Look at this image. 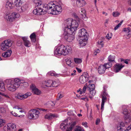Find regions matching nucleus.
<instances>
[{"label": "nucleus", "mask_w": 131, "mask_h": 131, "mask_svg": "<svg viewBox=\"0 0 131 131\" xmlns=\"http://www.w3.org/2000/svg\"><path fill=\"white\" fill-rule=\"evenodd\" d=\"M77 17V20L69 18L64 21L63 36L65 39L69 42H71L74 39V35L79 27L78 22L80 19Z\"/></svg>", "instance_id": "f257e3e1"}, {"label": "nucleus", "mask_w": 131, "mask_h": 131, "mask_svg": "<svg viewBox=\"0 0 131 131\" xmlns=\"http://www.w3.org/2000/svg\"><path fill=\"white\" fill-rule=\"evenodd\" d=\"M48 11V13L52 15H58L62 11V8L60 4L55 5L52 2L41 4V15H44Z\"/></svg>", "instance_id": "f03ea898"}, {"label": "nucleus", "mask_w": 131, "mask_h": 131, "mask_svg": "<svg viewBox=\"0 0 131 131\" xmlns=\"http://www.w3.org/2000/svg\"><path fill=\"white\" fill-rule=\"evenodd\" d=\"M72 48L69 45L65 46L63 45L56 46L54 49V54L55 55H63L65 56L71 52Z\"/></svg>", "instance_id": "7ed1b4c3"}, {"label": "nucleus", "mask_w": 131, "mask_h": 131, "mask_svg": "<svg viewBox=\"0 0 131 131\" xmlns=\"http://www.w3.org/2000/svg\"><path fill=\"white\" fill-rule=\"evenodd\" d=\"M18 78H15L13 80H6L5 82L7 84V87L8 90L11 92L15 91L19 87V83Z\"/></svg>", "instance_id": "20e7f679"}, {"label": "nucleus", "mask_w": 131, "mask_h": 131, "mask_svg": "<svg viewBox=\"0 0 131 131\" xmlns=\"http://www.w3.org/2000/svg\"><path fill=\"white\" fill-rule=\"evenodd\" d=\"M87 35V31L84 28H83L79 31L78 35L80 38L79 42L82 46H84L86 45L88 40Z\"/></svg>", "instance_id": "39448f33"}, {"label": "nucleus", "mask_w": 131, "mask_h": 131, "mask_svg": "<svg viewBox=\"0 0 131 131\" xmlns=\"http://www.w3.org/2000/svg\"><path fill=\"white\" fill-rule=\"evenodd\" d=\"M39 111L37 110L32 109L29 111L28 117L30 119H36L39 116Z\"/></svg>", "instance_id": "423d86ee"}, {"label": "nucleus", "mask_w": 131, "mask_h": 131, "mask_svg": "<svg viewBox=\"0 0 131 131\" xmlns=\"http://www.w3.org/2000/svg\"><path fill=\"white\" fill-rule=\"evenodd\" d=\"M19 16V15L18 14L13 12L12 13L9 15L7 14H5L4 16V17L7 21L12 22L15 19L18 18Z\"/></svg>", "instance_id": "0eeeda50"}, {"label": "nucleus", "mask_w": 131, "mask_h": 131, "mask_svg": "<svg viewBox=\"0 0 131 131\" xmlns=\"http://www.w3.org/2000/svg\"><path fill=\"white\" fill-rule=\"evenodd\" d=\"M15 3L16 7V9L19 12L21 13L25 11L27 8V5H26L21 6L22 3Z\"/></svg>", "instance_id": "6e6552de"}, {"label": "nucleus", "mask_w": 131, "mask_h": 131, "mask_svg": "<svg viewBox=\"0 0 131 131\" xmlns=\"http://www.w3.org/2000/svg\"><path fill=\"white\" fill-rule=\"evenodd\" d=\"M16 129L15 124L13 123L8 124L6 126H5L4 128L5 131H15Z\"/></svg>", "instance_id": "1a4fd4ad"}, {"label": "nucleus", "mask_w": 131, "mask_h": 131, "mask_svg": "<svg viewBox=\"0 0 131 131\" xmlns=\"http://www.w3.org/2000/svg\"><path fill=\"white\" fill-rule=\"evenodd\" d=\"M31 93L30 92H28L24 94H22L19 93L17 94V96H16V98L19 99L21 100H24L31 95Z\"/></svg>", "instance_id": "9d476101"}, {"label": "nucleus", "mask_w": 131, "mask_h": 131, "mask_svg": "<svg viewBox=\"0 0 131 131\" xmlns=\"http://www.w3.org/2000/svg\"><path fill=\"white\" fill-rule=\"evenodd\" d=\"M52 80H49L43 81L41 84V87L46 88L47 87H52Z\"/></svg>", "instance_id": "9b49d317"}, {"label": "nucleus", "mask_w": 131, "mask_h": 131, "mask_svg": "<svg viewBox=\"0 0 131 131\" xmlns=\"http://www.w3.org/2000/svg\"><path fill=\"white\" fill-rule=\"evenodd\" d=\"M22 39L23 40L24 45L26 47H29L31 46V43L30 41L28 40L27 37H22Z\"/></svg>", "instance_id": "f8f14e48"}, {"label": "nucleus", "mask_w": 131, "mask_h": 131, "mask_svg": "<svg viewBox=\"0 0 131 131\" xmlns=\"http://www.w3.org/2000/svg\"><path fill=\"white\" fill-rule=\"evenodd\" d=\"M31 89L32 90L34 94L37 95L40 94V91L36 87L35 85L33 84H32L30 86Z\"/></svg>", "instance_id": "ddd939ff"}, {"label": "nucleus", "mask_w": 131, "mask_h": 131, "mask_svg": "<svg viewBox=\"0 0 131 131\" xmlns=\"http://www.w3.org/2000/svg\"><path fill=\"white\" fill-rule=\"evenodd\" d=\"M124 66L121 64L116 63L114 66V70L115 72L117 73Z\"/></svg>", "instance_id": "4468645a"}, {"label": "nucleus", "mask_w": 131, "mask_h": 131, "mask_svg": "<svg viewBox=\"0 0 131 131\" xmlns=\"http://www.w3.org/2000/svg\"><path fill=\"white\" fill-rule=\"evenodd\" d=\"M106 68L104 67L103 65H100L98 69V72L100 74H102L104 73Z\"/></svg>", "instance_id": "2eb2a0df"}, {"label": "nucleus", "mask_w": 131, "mask_h": 131, "mask_svg": "<svg viewBox=\"0 0 131 131\" xmlns=\"http://www.w3.org/2000/svg\"><path fill=\"white\" fill-rule=\"evenodd\" d=\"M88 77L83 75H81L79 78L80 82L82 84L85 83L88 80Z\"/></svg>", "instance_id": "dca6fc26"}, {"label": "nucleus", "mask_w": 131, "mask_h": 131, "mask_svg": "<svg viewBox=\"0 0 131 131\" xmlns=\"http://www.w3.org/2000/svg\"><path fill=\"white\" fill-rule=\"evenodd\" d=\"M123 113L125 115V118H126L130 120V114L129 113H128L127 110V109H123Z\"/></svg>", "instance_id": "f3484780"}, {"label": "nucleus", "mask_w": 131, "mask_h": 131, "mask_svg": "<svg viewBox=\"0 0 131 131\" xmlns=\"http://www.w3.org/2000/svg\"><path fill=\"white\" fill-rule=\"evenodd\" d=\"M19 82V86L20 85L23 86L25 87H26L28 86V83L26 82L25 81L23 80H20L18 79Z\"/></svg>", "instance_id": "a211bd4d"}, {"label": "nucleus", "mask_w": 131, "mask_h": 131, "mask_svg": "<svg viewBox=\"0 0 131 131\" xmlns=\"http://www.w3.org/2000/svg\"><path fill=\"white\" fill-rule=\"evenodd\" d=\"M14 6V5L11 1H8L6 3L5 7L8 9H12Z\"/></svg>", "instance_id": "6ab92c4d"}, {"label": "nucleus", "mask_w": 131, "mask_h": 131, "mask_svg": "<svg viewBox=\"0 0 131 131\" xmlns=\"http://www.w3.org/2000/svg\"><path fill=\"white\" fill-rule=\"evenodd\" d=\"M34 14L37 15H41V8L40 7H38L33 11Z\"/></svg>", "instance_id": "aec40b11"}, {"label": "nucleus", "mask_w": 131, "mask_h": 131, "mask_svg": "<svg viewBox=\"0 0 131 131\" xmlns=\"http://www.w3.org/2000/svg\"><path fill=\"white\" fill-rule=\"evenodd\" d=\"M12 53V51L10 50H8L6 52L2 54V56L4 57H9Z\"/></svg>", "instance_id": "412c9836"}, {"label": "nucleus", "mask_w": 131, "mask_h": 131, "mask_svg": "<svg viewBox=\"0 0 131 131\" xmlns=\"http://www.w3.org/2000/svg\"><path fill=\"white\" fill-rule=\"evenodd\" d=\"M107 98L106 96H103L102 97V102L101 106V110L103 111L104 109V107L105 102L106 101Z\"/></svg>", "instance_id": "4be33fe9"}, {"label": "nucleus", "mask_w": 131, "mask_h": 131, "mask_svg": "<svg viewBox=\"0 0 131 131\" xmlns=\"http://www.w3.org/2000/svg\"><path fill=\"white\" fill-rule=\"evenodd\" d=\"M76 4L77 6H82L85 5V2L83 0H78L76 1Z\"/></svg>", "instance_id": "5701e85b"}, {"label": "nucleus", "mask_w": 131, "mask_h": 131, "mask_svg": "<svg viewBox=\"0 0 131 131\" xmlns=\"http://www.w3.org/2000/svg\"><path fill=\"white\" fill-rule=\"evenodd\" d=\"M56 116V115L54 114L50 113L46 115L45 116V118L49 120L53 118Z\"/></svg>", "instance_id": "b1692460"}, {"label": "nucleus", "mask_w": 131, "mask_h": 131, "mask_svg": "<svg viewBox=\"0 0 131 131\" xmlns=\"http://www.w3.org/2000/svg\"><path fill=\"white\" fill-rule=\"evenodd\" d=\"M3 42L4 43H5V45H6L7 47H8L9 48L12 45L11 40L9 39L5 40Z\"/></svg>", "instance_id": "393cba45"}, {"label": "nucleus", "mask_w": 131, "mask_h": 131, "mask_svg": "<svg viewBox=\"0 0 131 131\" xmlns=\"http://www.w3.org/2000/svg\"><path fill=\"white\" fill-rule=\"evenodd\" d=\"M76 124L75 122H71L70 124V127L66 129V131H72L73 128L76 125Z\"/></svg>", "instance_id": "a878e982"}, {"label": "nucleus", "mask_w": 131, "mask_h": 131, "mask_svg": "<svg viewBox=\"0 0 131 131\" xmlns=\"http://www.w3.org/2000/svg\"><path fill=\"white\" fill-rule=\"evenodd\" d=\"M68 126L67 123L66 122L62 123L60 125V128L62 130H65L66 127Z\"/></svg>", "instance_id": "bb28decb"}, {"label": "nucleus", "mask_w": 131, "mask_h": 131, "mask_svg": "<svg viewBox=\"0 0 131 131\" xmlns=\"http://www.w3.org/2000/svg\"><path fill=\"white\" fill-rule=\"evenodd\" d=\"M47 74L48 75L54 76L56 77H58L59 75V74H56L54 71H51L48 72L47 73Z\"/></svg>", "instance_id": "cd10ccee"}, {"label": "nucleus", "mask_w": 131, "mask_h": 131, "mask_svg": "<svg viewBox=\"0 0 131 131\" xmlns=\"http://www.w3.org/2000/svg\"><path fill=\"white\" fill-rule=\"evenodd\" d=\"M52 87H57L60 84V83L58 80H55L53 81H52Z\"/></svg>", "instance_id": "c85d7f7f"}, {"label": "nucleus", "mask_w": 131, "mask_h": 131, "mask_svg": "<svg viewBox=\"0 0 131 131\" xmlns=\"http://www.w3.org/2000/svg\"><path fill=\"white\" fill-rule=\"evenodd\" d=\"M95 86L94 84H90L87 86V89L89 90H95Z\"/></svg>", "instance_id": "c756f323"}, {"label": "nucleus", "mask_w": 131, "mask_h": 131, "mask_svg": "<svg viewBox=\"0 0 131 131\" xmlns=\"http://www.w3.org/2000/svg\"><path fill=\"white\" fill-rule=\"evenodd\" d=\"M1 49L3 51H5L9 48L8 47H7L6 45H5L3 42L1 44Z\"/></svg>", "instance_id": "7c9ffc66"}, {"label": "nucleus", "mask_w": 131, "mask_h": 131, "mask_svg": "<svg viewBox=\"0 0 131 131\" xmlns=\"http://www.w3.org/2000/svg\"><path fill=\"white\" fill-rule=\"evenodd\" d=\"M103 65L106 69L111 68L112 66V63L109 62L107 63H105Z\"/></svg>", "instance_id": "2f4dec72"}, {"label": "nucleus", "mask_w": 131, "mask_h": 131, "mask_svg": "<svg viewBox=\"0 0 131 131\" xmlns=\"http://www.w3.org/2000/svg\"><path fill=\"white\" fill-rule=\"evenodd\" d=\"M0 90L1 91H3L5 90L4 84L2 81H0Z\"/></svg>", "instance_id": "473e14b6"}, {"label": "nucleus", "mask_w": 131, "mask_h": 131, "mask_svg": "<svg viewBox=\"0 0 131 131\" xmlns=\"http://www.w3.org/2000/svg\"><path fill=\"white\" fill-rule=\"evenodd\" d=\"M74 62L77 64H79L81 63L82 60L81 59L79 58H74Z\"/></svg>", "instance_id": "72a5a7b5"}, {"label": "nucleus", "mask_w": 131, "mask_h": 131, "mask_svg": "<svg viewBox=\"0 0 131 131\" xmlns=\"http://www.w3.org/2000/svg\"><path fill=\"white\" fill-rule=\"evenodd\" d=\"M115 58L114 56L110 55L108 57V59L109 62L112 63L114 61Z\"/></svg>", "instance_id": "f704fd0d"}, {"label": "nucleus", "mask_w": 131, "mask_h": 131, "mask_svg": "<svg viewBox=\"0 0 131 131\" xmlns=\"http://www.w3.org/2000/svg\"><path fill=\"white\" fill-rule=\"evenodd\" d=\"M34 2L36 6L40 7L41 5V0H34Z\"/></svg>", "instance_id": "c9c22d12"}, {"label": "nucleus", "mask_w": 131, "mask_h": 131, "mask_svg": "<svg viewBox=\"0 0 131 131\" xmlns=\"http://www.w3.org/2000/svg\"><path fill=\"white\" fill-rule=\"evenodd\" d=\"M66 64H67L69 66L71 67L72 66V65L71 64V59H67L66 60Z\"/></svg>", "instance_id": "e433bc0d"}, {"label": "nucleus", "mask_w": 131, "mask_h": 131, "mask_svg": "<svg viewBox=\"0 0 131 131\" xmlns=\"http://www.w3.org/2000/svg\"><path fill=\"white\" fill-rule=\"evenodd\" d=\"M117 131H131V124L128 126L124 131L121 128L120 129H118Z\"/></svg>", "instance_id": "4c0bfd02"}, {"label": "nucleus", "mask_w": 131, "mask_h": 131, "mask_svg": "<svg viewBox=\"0 0 131 131\" xmlns=\"http://www.w3.org/2000/svg\"><path fill=\"white\" fill-rule=\"evenodd\" d=\"M80 17L84 20H86L88 19V17L86 16V14H81L80 15Z\"/></svg>", "instance_id": "58836bf2"}, {"label": "nucleus", "mask_w": 131, "mask_h": 131, "mask_svg": "<svg viewBox=\"0 0 131 131\" xmlns=\"http://www.w3.org/2000/svg\"><path fill=\"white\" fill-rule=\"evenodd\" d=\"M120 15V13L117 12H114L112 13V15L114 17H118Z\"/></svg>", "instance_id": "ea45409f"}, {"label": "nucleus", "mask_w": 131, "mask_h": 131, "mask_svg": "<svg viewBox=\"0 0 131 131\" xmlns=\"http://www.w3.org/2000/svg\"><path fill=\"white\" fill-rule=\"evenodd\" d=\"M74 113H76L75 111H70L67 113L68 115L75 116H76V114H74Z\"/></svg>", "instance_id": "a19ab883"}, {"label": "nucleus", "mask_w": 131, "mask_h": 131, "mask_svg": "<svg viewBox=\"0 0 131 131\" xmlns=\"http://www.w3.org/2000/svg\"><path fill=\"white\" fill-rule=\"evenodd\" d=\"M63 96V93L61 92L59 93L58 94L57 99L58 100H59Z\"/></svg>", "instance_id": "79ce46f5"}, {"label": "nucleus", "mask_w": 131, "mask_h": 131, "mask_svg": "<svg viewBox=\"0 0 131 131\" xmlns=\"http://www.w3.org/2000/svg\"><path fill=\"white\" fill-rule=\"evenodd\" d=\"M75 131H84L83 129L80 126H77Z\"/></svg>", "instance_id": "37998d69"}, {"label": "nucleus", "mask_w": 131, "mask_h": 131, "mask_svg": "<svg viewBox=\"0 0 131 131\" xmlns=\"http://www.w3.org/2000/svg\"><path fill=\"white\" fill-rule=\"evenodd\" d=\"M89 91L90 94L94 96L95 95L96 92L94 90H90Z\"/></svg>", "instance_id": "c03bdc74"}, {"label": "nucleus", "mask_w": 131, "mask_h": 131, "mask_svg": "<svg viewBox=\"0 0 131 131\" xmlns=\"http://www.w3.org/2000/svg\"><path fill=\"white\" fill-rule=\"evenodd\" d=\"M123 21H121L119 23L116 25L114 29L115 30H117L119 27L121 26L122 24V23Z\"/></svg>", "instance_id": "a18cd8bd"}, {"label": "nucleus", "mask_w": 131, "mask_h": 131, "mask_svg": "<svg viewBox=\"0 0 131 131\" xmlns=\"http://www.w3.org/2000/svg\"><path fill=\"white\" fill-rule=\"evenodd\" d=\"M97 45L101 46L100 47H102L103 46V42L101 40H99L97 42Z\"/></svg>", "instance_id": "49530a36"}, {"label": "nucleus", "mask_w": 131, "mask_h": 131, "mask_svg": "<svg viewBox=\"0 0 131 131\" xmlns=\"http://www.w3.org/2000/svg\"><path fill=\"white\" fill-rule=\"evenodd\" d=\"M112 34L111 33H109L106 35V37L108 39H111L112 38Z\"/></svg>", "instance_id": "de8ad7c7"}, {"label": "nucleus", "mask_w": 131, "mask_h": 131, "mask_svg": "<svg viewBox=\"0 0 131 131\" xmlns=\"http://www.w3.org/2000/svg\"><path fill=\"white\" fill-rule=\"evenodd\" d=\"M130 29L129 28H125L124 29L123 31L126 32L127 34H128V32L129 31V30Z\"/></svg>", "instance_id": "09e8293b"}, {"label": "nucleus", "mask_w": 131, "mask_h": 131, "mask_svg": "<svg viewBox=\"0 0 131 131\" xmlns=\"http://www.w3.org/2000/svg\"><path fill=\"white\" fill-rule=\"evenodd\" d=\"M5 121L3 119H0V127L3 125Z\"/></svg>", "instance_id": "8fccbe9b"}, {"label": "nucleus", "mask_w": 131, "mask_h": 131, "mask_svg": "<svg viewBox=\"0 0 131 131\" xmlns=\"http://www.w3.org/2000/svg\"><path fill=\"white\" fill-rule=\"evenodd\" d=\"M87 85V84H85L86 86H84L83 87V88L82 90V92H83V93H85V92L86 90V88H87L86 86Z\"/></svg>", "instance_id": "3c124183"}, {"label": "nucleus", "mask_w": 131, "mask_h": 131, "mask_svg": "<svg viewBox=\"0 0 131 131\" xmlns=\"http://www.w3.org/2000/svg\"><path fill=\"white\" fill-rule=\"evenodd\" d=\"M30 38H34L36 37V36L35 33L34 32L30 36Z\"/></svg>", "instance_id": "603ef678"}, {"label": "nucleus", "mask_w": 131, "mask_h": 131, "mask_svg": "<svg viewBox=\"0 0 131 131\" xmlns=\"http://www.w3.org/2000/svg\"><path fill=\"white\" fill-rule=\"evenodd\" d=\"M0 95H2L3 96H5V97L8 98H9L10 97H9V96L5 94L4 93H2L1 92H0Z\"/></svg>", "instance_id": "864d4df0"}, {"label": "nucleus", "mask_w": 131, "mask_h": 131, "mask_svg": "<svg viewBox=\"0 0 131 131\" xmlns=\"http://www.w3.org/2000/svg\"><path fill=\"white\" fill-rule=\"evenodd\" d=\"M80 11L81 12H80V13L82 14H86L85 11V9L83 8H81V9Z\"/></svg>", "instance_id": "5fc2aeb1"}, {"label": "nucleus", "mask_w": 131, "mask_h": 131, "mask_svg": "<svg viewBox=\"0 0 131 131\" xmlns=\"http://www.w3.org/2000/svg\"><path fill=\"white\" fill-rule=\"evenodd\" d=\"M100 50L99 49H96L95 51L94 54L95 55H96L97 53H99L100 52Z\"/></svg>", "instance_id": "6e6d98bb"}, {"label": "nucleus", "mask_w": 131, "mask_h": 131, "mask_svg": "<svg viewBox=\"0 0 131 131\" xmlns=\"http://www.w3.org/2000/svg\"><path fill=\"white\" fill-rule=\"evenodd\" d=\"M11 113L13 115L15 116H18V115L15 112H11Z\"/></svg>", "instance_id": "4d7b16f0"}, {"label": "nucleus", "mask_w": 131, "mask_h": 131, "mask_svg": "<svg viewBox=\"0 0 131 131\" xmlns=\"http://www.w3.org/2000/svg\"><path fill=\"white\" fill-rule=\"evenodd\" d=\"M87 124V123L86 122H83L82 123V125L85 127H87L88 126Z\"/></svg>", "instance_id": "13d9d810"}, {"label": "nucleus", "mask_w": 131, "mask_h": 131, "mask_svg": "<svg viewBox=\"0 0 131 131\" xmlns=\"http://www.w3.org/2000/svg\"><path fill=\"white\" fill-rule=\"evenodd\" d=\"M100 122V120L99 119L97 118L95 122V124L96 125H98Z\"/></svg>", "instance_id": "bf43d9fd"}, {"label": "nucleus", "mask_w": 131, "mask_h": 131, "mask_svg": "<svg viewBox=\"0 0 131 131\" xmlns=\"http://www.w3.org/2000/svg\"><path fill=\"white\" fill-rule=\"evenodd\" d=\"M30 39L32 42H35L36 41V37L34 38H31Z\"/></svg>", "instance_id": "052dcab7"}, {"label": "nucleus", "mask_w": 131, "mask_h": 131, "mask_svg": "<svg viewBox=\"0 0 131 131\" xmlns=\"http://www.w3.org/2000/svg\"><path fill=\"white\" fill-rule=\"evenodd\" d=\"M130 35H131V29H130L129 31L128 34L127 35L129 37L131 36Z\"/></svg>", "instance_id": "680f3d73"}, {"label": "nucleus", "mask_w": 131, "mask_h": 131, "mask_svg": "<svg viewBox=\"0 0 131 131\" xmlns=\"http://www.w3.org/2000/svg\"><path fill=\"white\" fill-rule=\"evenodd\" d=\"M81 99L86 101H88V99L87 98H81Z\"/></svg>", "instance_id": "e2e57ef3"}, {"label": "nucleus", "mask_w": 131, "mask_h": 131, "mask_svg": "<svg viewBox=\"0 0 131 131\" xmlns=\"http://www.w3.org/2000/svg\"><path fill=\"white\" fill-rule=\"evenodd\" d=\"M21 0H15V3H21Z\"/></svg>", "instance_id": "0e129e2a"}, {"label": "nucleus", "mask_w": 131, "mask_h": 131, "mask_svg": "<svg viewBox=\"0 0 131 131\" xmlns=\"http://www.w3.org/2000/svg\"><path fill=\"white\" fill-rule=\"evenodd\" d=\"M77 71H78L79 72V73H80L81 72V71H82V70H81L79 69V68H76Z\"/></svg>", "instance_id": "69168bd1"}, {"label": "nucleus", "mask_w": 131, "mask_h": 131, "mask_svg": "<svg viewBox=\"0 0 131 131\" xmlns=\"http://www.w3.org/2000/svg\"><path fill=\"white\" fill-rule=\"evenodd\" d=\"M128 61H129V60H128V59H127L125 60L124 61V62L126 64H128Z\"/></svg>", "instance_id": "338daca9"}, {"label": "nucleus", "mask_w": 131, "mask_h": 131, "mask_svg": "<svg viewBox=\"0 0 131 131\" xmlns=\"http://www.w3.org/2000/svg\"><path fill=\"white\" fill-rule=\"evenodd\" d=\"M102 14H103L105 16H107L108 15V14L107 13H106L104 11L102 12Z\"/></svg>", "instance_id": "774afa93"}]
</instances>
